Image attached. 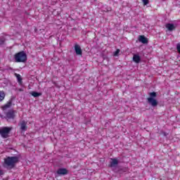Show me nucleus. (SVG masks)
Returning <instances> with one entry per match:
<instances>
[{"label":"nucleus","instance_id":"9d476101","mask_svg":"<svg viewBox=\"0 0 180 180\" xmlns=\"http://www.w3.org/2000/svg\"><path fill=\"white\" fill-rule=\"evenodd\" d=\"M58 175H67L68 171L66 169L60 168L56 172Z\"/></svg>","mask_w":180,"mask_h":180},{"label":"nucleus","instance_id":"20e7f679","mask_svg":"<svg viewBox=\"0 0 180 180\" xmlns=\"http://www.w3.org/2000/svg\"><path fill=\"white\" fill-rule=\"evenodd\" d=\"M148 102L151 106H157L158 105V102L157 100L153 97H149L148 98Z\"/></svg>","mask_w":180,"mask_h":180},{"label":"nucleus","instance_id":"1a4fd4ad","mask_svg":"<svg viewBox=\"0 0 180 180\" xmlns=\"http://www.w3.org/2000/svg\"><path fill=\"white\" fill-rule=\"evenodd\" d=\"M139 41L143 43V44H147L148 43V40L144 37V35H140L139 37Z\"/></svg>","mask_w":180,"mask_h":180},{"label":"nucleus","instance_id":"2eb2a0df","mask_svg":"<svg viewBox=\"0 0 180 180\" xmlns=\"http://www.w3.org/2000/svg\"><path fill=\"white\" fill-rule=\"evenodd\" d=\"M119 53H120V49H117L113 53L114 57H117L119 56Z\"/></svg>","mask_w":180,"mask_h":180},{"label":"nucleus","instance_id":"6e6552de","mask_svg":"<svg viewBox=\"0 0 180 180\" xmlns=\"http://www.w3.org/2000/svg\"><path fill=\"white\" fill-rule=\"evenodd\" d=\"M27 122L25 121L22 120L20 122V129L22 131H26L27 130Z\"/></svg>","mask_w":180,"mask_h":180},{"label":"nucleus","instance_id":"0eeeda50","mask_svg":"<svg viewBox=\"0 0 180 180\" xmlns=\"http://www.w3.org/2000/svg\"><path fill=\"white\" fill-rule=\"evenodd\" d=\"M75 51L77 56H82V49H81V46L79 45H75Z\"/></svg>","mask_w":180,"mask_h":180},{"label":"nucleus","instance_id":"a211bd4d","mask_svg":"<svg viewBox=\"0 0 180 180\" xmlns=\"http://www.w3.org/2000/svg\"><path fill=\"white\" fill-rule=\"evenodd\" d=\"M142 2L144 6L148 5V0H142Z\"/></svg>","mask_w":180,"mask_h":180},{"label":"nucleus","instance_id":"412c9836","mask_svg":"<svg viewBox=\"0 0 180 180\" xmlns=\"http://www.w3.org/2000/svg\"><path fill=\"white\" fill-rule=\"evenodd\" d=\"M0 44H4V41L0 40Z\"/></svg>","mask_w":180,"mask_h":180},{"label":"nucleus","instance_id":"6ab92c4d","mask_svg":"<svg viewBox=\"0 0 180 180\" xmlns=\"http://www.w3.org/2000/svg\"><path fill=\"white\" fill-rule=\"evenodd\" d=\"M176 49H177V51H178V52L179 53V54H180V44H177Z\"/></svg>","mask_w":180,"mask_h":180},{"label":"nucleus","instance_id":"f3484780","mask_svg":"<svg viewBox=\"0 0 180 180\" xmlns=\"http://www.w3.org/2000/svg\"><path fill=\"white\" fill-rule=\"evenodd\" d=\"M15 76L18 82H20V81H22V77H20V75L16 74Z\"/></svg>","mask_w":180,"mask_h":180},{"label":"nucleus","instance_id":"aec40b11","mask_svg":"<svg viewBox=\"0 0 180 180\" xmlns=\"http://www.w3.org/2000/svg\"><path fill=\"white\" fill-rule=\"evenodd\" d=\"M0 175H4V170L0 169Z\"/></svg>","mask_w":180,"mask_h":180},{"label":"nucleus","instance_id":"4be33fe9","mask_svg":"<svg viewBox=\"0 0 180 180\" xmlns=\"http://www.w3.org/2000/svg\"><path fill=\"white\" fill-rule=\"evenodd\" d=\"M6 108H8V105H6Z\"/></svg>","mask_w":180,"mask_h":180},{"label":"nucleus","instance_id":"423d86ee","mask_svg":"<svg viewBox=\"0 0 180 180\" xmlns=\"http://www.w3.org/2000/svg\"><path fill=\"white\" fill-rule=\"evenodd\" d=\"M165 27L169 30V32H172V30H175V29H176V25L172 23H167L166 24Z\"/></svg>","mask_w":180,"mask_h":180},{"label":"nucleus","instance_id":"f8f14e48","mask_svg":"<svg viewBox=\"0 0 180 180\" xmlns=\"http://www.w3.org/2000/svg\"><path fill=\"white\" fill-rule=\"evenodd\" d=\"M119 164V161L117 159H111L109 167H116Z\"/></svg>","mask_w":180,"mask_h":180},{"label":"nucleus","instance_id":"f257e3e1","mask_svg":"<svg viewBox=\"0 0 180 180\" xmlns=\"http://www.w3.org/2000/svg\"><path fill=\"white\" fill-rule=\"evenodd\" d=\"M19 161V158L14 156V157H8L4 159V163L8 168H13L15 167V164Z\"/></svg>","mask_w":180,"mask_h":180},{"label":"nucleus","instance_id":"ddd939ff","mask_svg":"<svg viewBox=\"0 0 180 180\" xmlns=\"http://www.w3.org/2000/svg\"><path fill=\"white\" fill-rule=\"evenodd\" d=\"M30 95H32V96H34V98H37L39 96H41V93H37L36 91H31Z\"/></svg>","mask_w":180,"mask_h":180},{"label":"nucleus","instance_id":"7ed1b4c3","mask_svg":"<svg viewBox=\"0 0 180 180\" xmlns=\"http://www.w3.org/2000/svg\"><path fill=\"white\" fill-rule=\"evenodd\" d=\"M12 130V127H4L0 129V134L4 139H7L9 132Z\"/></svg>","mask_w":180,"mask_h":180},{"label":"nucleus","instance_id":"39448f33","mask_svg":"<svg viewBox=\"0 0 180 180\" xmlns=\"http://www.w3.org/2000/svg\"><path fill=\"white\" fill-rule=\"evenodd\" d=\"M6 118L7 119V120H11V119H15V111H8L6 113Z\"/></svg>","mask_w":180,"mask_h":180},{"label":"nucleus","instance_id":"9b49d317","mask_svg":"<svg viewBox=\"0 0 180 180\" xmlns=\"http://www.w3.org/2000/svg\"><path fill=\"white\" fill-rule=\"evenodd\" d=\"M141 58H140V56L139 54H134L133 56V61L134 63H136V64H139L140 63Z\"/></svg>","mask_w":180,"mask_h":180},{"label":"nucleus","instance_id":"f03ea898","mask_svg":"<svg viewBox=\"0 0 180 180\" xmlns=\"http://www.w3.org/2000/svg\"><path fill=\"white\" fill-rule=\"evenodd\" d=\"M14 58L15 60V63H25L27 60V56L25 51H21L15 53Z\"/></svg>","mask_w":180,"mask_h":180},{"label":"nucleus","instance_id":"dca6fc26","mask_svg":"<svg viewBox=\"0 0 180 180\" xmlns=\"http://www.w3.org/2000/svg\"><path fill=\"white\" fill-rule=\"evenodd\" d=\"M149 95H150V98H155V96H157V94L154 91L150 93Z\"/></svg>","mask_w":180,"mask_h":180},{"label":"nucleus","instance_id":"4468645a","mask_svg":"<svg viewBox=\"0 0 180 180\" xmlns=\"http://www.w3.org/2000/svg\"><path fill=\"white\" fill-rule=\"evenodd\" d=\"M3 99H5V92L0 91V102H2Z\"/></svg>","mask_w":180,"mask_h":180}]
</instances>
